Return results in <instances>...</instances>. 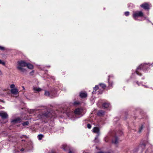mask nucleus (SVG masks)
Instances as JSON below:
<instances>
[{
    "label": "nucleus",
    "mask_w": 153,
    "mask_h": 153,
    "mask_svg": "<svg viewBox=\"0 0 153 153\" xmlns=\"http://www.w3.org/2000/svg\"><path fill=\"white\" fill-rule=\"evenodd\" d=\"M11 93L13 94H17L18 93V90L16 88L12 89L11 90Z\"/></svg>",
    "instance_id": "nucleus-12"
},
{
    "label": "nucleus",
    "mask_w": 153,
    "mask_h": 153,
    "mask_svg": "<svg viewBox=\"0 0 153 153\" xmlns=\"http://www.w3.org/2000/svg\"><path fill=\"white\" fill-rule=\"evenodd\" d=\"M79 95L81 98H83L87 97V94L85 92H81L80 93Z\"/></svg>",
    "instance_id": "nucleus-13"
},
{
    "label": "nucleus",
    "mask_w": 153,
    "mask_h": 153,
    "mask_svg": "<svg viewBox=\"0 0 153 153\" xmlns=\"http://www.w3.org/2000/svg\"><path fill=\"white\" fill-rule=\"evenodd\" d=\"M49 153H55L53 151H51V152H50Z\"/></svg>",
    "instance_id": "nucleus-31"
},
{
    "label": "nucleus",
    "mask_w": 153,
    "mask_h": 153,
    "mask_svg": "<svg viewBox=\"0 0 153 153\" xmlns=\"http://www.w3.org/2000/svg\"><path fill=\"white\" fill-rule=\"evenodd\" d=\"M98 88H99L98 86V85H96L95 86V87L94 88V91H93V92L92 93L93 94L95 93L94 92V91H96L97 89H98Z\"/></svg>",
    "instance_id": "nucleus-19"
},
{
    "label": "nucleus",
    "mask_w": 153,
    "mask_h": 153,
    "mask_svg": "<svg viewBox=\"0 0 153 153\" xmlns=\"http://www.w3.org/2000/svg\"><path fill=\"white\" fill-rule=\"evenodd\" d=\"M43 137V135L42 134H40L38 135V137L39 140H41Z\"/></svg>",
    "instance_id": "nucleus-20"
},
{
    "label": "nucleus",
    "mask_w": 153,
    "mask_h": 153,
    "mask_svg": "<svg viewBox=\"0 0 153 153\" xmlns=\"http://www.w3.org/2000/svg\"><path fill=\"white\" fill-rule=\"evenodd\" d=\"M33 90L35 93H37L42 91V89L36 86H33Z\"/></svg>",
    "instance_id": "nucleus-8"
},
{
    "label": "nucleus",
    "mask_w": 153,
    "mask_h": 153,
    "mask_svg": "<svg viewBox=\"0 0 153 153\" xmlns=\"http://www.w3.org/2000/svg\"><path fill=\"white\" fill-rule=\"evenodd\" d=\"M50 94L49 92V91H45V96H49L50 95Z\"/></svg>",
    "instance_id": "nucleus-21"
},
{
    "label": "nucleus",
    "mask_w": 153,
    "mask_h": 153,
    "mask_svg": "<svg viewBox=\"0 0 153 153\" xmlns=\"http://www.w3.org/2000/svg\"><path fill=\"white\" fill-rule=\"evenodd\" d=\"M29 124V122L28 121H26V122H24L22 123V125L23 126H25L26 125H27Z\"/></svg>",
    "instance_id": "nucleus-22"
},
{
    "label": "nucleus",
    "mask_w": 153,
    "mask_h": 153,
    "mask_svg": "<svg viewBox=\"0 0 153 153\" xmlns=\"http://www.w3.org/2000/svg\"><path fill=\"white\" fill-rule=\"evenodd\" d=\"M148 64H142L140 65L137 68L136 71V74L139 76L141 75V72L144 71L145 69L148 67Z\"/></svg>",
    "instance_id": "nucleus-2"
},
{
    "label": "nucleus",
    "mask_w": 153,
    "mask_h": 153,
    "mask_svg": "<svg viewBox=\"0 0 153 153\" xmlns=\"http://www.w3.org/2000/svg\"><path fill=\"white\" fill-rule=\"evenodd\" d=\"M143 145L144 146H145V145L144 144H143Z\"/></svg>",
    "instance_id": "nucleus-40"
},
{
    "label": "nucleus",
    "mask_w": 153,
    "mask_h": 153,
    "mask_svg": "<svg viewBox=\"0 0 153 153\" xmlns=\"http://www.w3.org/2000/svg\"><path fill=\"white\" fill-rule=\"evenodd\" d=\"M68 153H73V152H72L71 151H70Z\"/></svg>",
    "instance_id": "nucleus-36"
},
{
    "label": "nucleus",
    "mask_w": 153,
    "mask_h": 153,
    "mask_svg": "<svg viewBox=\"0 0 153 153\" xmlns=\"http://www.w3.org/2000/svg\"><path fill=\"white\" fill-rule=\"evenodd\" d=\"M143 126H141L140 127V128H139V132H140L141 131V130L143 129Z\"/></svg>",
    "instance_id": "nucleus-26"
},
{
    "label": "nucleus",
    "mask_w": 153,
    "mask_h": 153,
    "mask_svg": "<svg viewBox=\"0 0 153 153\" xmlns=\"http://www.w3.org/2000/svg\"><path fill=\"white\" fill-rule=\"evenodd\" d=\"M21 119L19 118H16L11 121V123L13 124H16L21 122Z\"/></svg>",
    "instance_id": "nucleus-9"
},
{
    "label": "nucleus",
    "mask_w": 153,
    "mask_h": 153,
    "mask_svg": "<svg viewBox=\"0 0 153 153\" xmlns=\"http://www.w3.org/2000/svg\"><path fill=\"white\" fill-rule=\"evenodd\" d=\"M27 63L24 61H19L18 62L17 68L22 72L25 71L26 70L23 67L26 66Z\"/></svg>",
    "instance_id": "nucleus-1"
},
{
    "label": "nucleus",
    "mask_w": 153,
    "mask_h": 153,
    "mask_svg": "<svg viewBox=\"0 0 153 153\" xmlns=\"http://www.w3.org/2000/svg\"><path fill=\"white\" fill-rule=\"evenodd\" d=\"M70 113H71V114L72 113V112H70Z\"/></svg>",
    "instance_id": "nucleus-41"
},
{
    "label": "nucleus",
    "mask_w": 153,
    "mask_h": 153,
    "mask_svg": "<svg viewBox=\"0 0 153 153\" xmlns=\"http://www.w3.org/2000/svg\"><path fill=\"white\" fill-rule=\"evenodd\" d=\"M27 68L30 69H32L33 68V65L31 64H30L29 63H27V65L26 66Z\"/></svg>",
    "instance_id": "nucleus-14"
},
{
    "label": "nucleus",
    "mask_w": 153,
    "mask_h": 153,
    "mask_svg": "<svg viewBox=\"0 0 153 153\" xmlns=\"http://www.w3.org/2000/svg\"><path fill=\"white\" fill-rule=\"evenodd\" d=\"M87 127L88 128L90 129L91 128V126L89 124H88L87 125Z\"/></svg>",
    "instance_id": "nucleus-28"
},
{
    "label": "nucleus",
    "mask_w": 153,
    "mask_h": 153,
    "mask_svg": "<svg viewBox=\"0 0 153 153\" xmlns=\"http://www.w3.org/2000/svg\"><path fill=\"white\" fill-rule=\"evenodd\" d=\"M124 14L126 16H127L129 15V12L128 11H127L125 12Z\"/></svg>",
    "instance_id": "nucleus-25"
},
{
    "label": "nucleus",
    "mask_w": 153,
    "mask_h": 153,
    "mask_svg": "<svg viewBox=\"0 0 153 153\" xmlns=\"http://www.w3.org/2000/svg\"><path fill=\"white\" fill-rule=\"evenodd\" d=\"M104 113V112L102 110H100L99 111L98 113V115L99 116H101L103 115Z\"/></svg>",
    "instance_id": "nucleus-16"
},
{
    "label": "nucleus",
    "mask_w": 153,
    "mask_h": 153,
    "mask_svg": "<svg viewBox=\"0 0 153 153\" xmlns=\"http://www.w3.org/2000/svg\"><path fill=\"white\" fill-rule=\"evenodd\" d=\"M119 142L118 138L116 137H115L113 138L112 140V143L115 144H117Z\"/></svg>",
    "instance_id": "nucleus-10"
},
{
    "label": "nucleus",
    "mask_w": 153,
    "mask_h": 153,
    "mask_svg": "<svg viewBox=\"0 0 153 153\" xmlns=\"http://www.w3.org/2000/svg\"><path fill=\"white\" fill-rule=\"evenodd\" d=\"M4 48L3 47L0 46V49L1 50H4Z\"/></svg>",
    "instance_id": "nucleus-30"
},
{
    "label": "nucleus",
    "mask_w": 153,
    "mask_h": 153,
    "mask_svg": "<svg viewBox=\"0 0 153 153\" xmlns=\"http://www.w3.org/2000/svg\"><path fill=\"white\" fill-rule=\"evenodd\" d=\"M82 112V109L81 108H78L76 109L74 112V113L76 115H79Z\"/></svg>",
    "instance_id": "nucleus-5"
},
{
    "label": "nucleus",
    "mask_w": 153,
    "mask_h": 153,
    "mask_svg": "<svg viewBox=\"0 0 153 153\" xmlns=\"http://www.w3.org/2000/svg\"><path fill=\"white\" fill-rule=\"evenodd\" d=\"M24 150V149L22 148V149H21V151H23Z\"/></svg>",
    "instance_id": "nucleus-33"
},
{
    "label": "nucleus",
    "mask_w": 153,
    "mask_h": 153,
    "mask_svg": "<svg viewBox=\"0 0 153 153\" xmlns=\"http://www.w3.org/2000/svg\"><path fill=\"white\" fill-rule=\"evenodd\" d=\"M110 104L108 103H105L103 104L102 106L105 108H107L109 107Z\"/></svg>",
    "instance_id": "nucleus-15"
},
{
    "label": "nucleus",
    "mask_w": 153,
    "mask_h": 153,
    "mask_svg": "<svg viewBox=\"0 0 153 153\" xmlns=\"http://www.w3.org/2000/svg\"><path fill=\"white\" fill-rule=\"evenodd\" d=\"M67 115H68V117H70V114H67Z\"/></svg>",
    "instance_id": "nucleus-37"
},
{
    "label": "nucleus",
    "mask_w": 153,
    "mask_h": 153,
    "mask_svg": "<svg viewBox=\"0 0 153 153\" xmlns=\"http://www.w3.org/2000/svg\"><path fill=\"white\" fill-rule=\"evenodd\" d=\"M145 88H147L148 87L146 85H144Z\"/></svg>",
    "instance_id": "nucleus-38"
},
{
    "label": "nucleus",
    "mask_w": 153,
    "mask_h": 153,
    "mask_svg": "<svg viewBox=\"0 0 153 153\" xmlns=\"http://www.w3.org/2000/svg\"><path fill=\"white\" fill-rule=\"evenodd\" d=\"M0 64H1L3 65H5V63L2 60L0 59Z\"/></svg>",
    "instance_id": "nucleus-23"
},
{
    "label": "nucleus",
    "mask_w": 153,
    "mask_h": 153,
    "mask_svg": "<svg viewBox=\"0 0 153 153\" xmlns=\"http://www.w3.org/2000/svg\"><path fill=\"white\" fill-rule=\"evenodd\" d=\"M143 16V13L141 11H137L133 12V17L135 20H137L138 17H142Z\"/></svg>",
    "instance_id": "nucleus-3"
},
{
    "label": "nucleus",
    "mask_w": 153,
    "mask_h": 153,
    "mask_svg": "<svg viewBox=\"0 0 153 153\" xmlns=\"http://www.w3.org/2000/svg\"><path fill=\"white\" fill-rule=\"evenodd\" d=\"M0 116L3 119H5L8 117V115L7 113L4 111L0 112Z\"/></svg>",
    "instance_id": "nucleus-6"
},
{
    "label": "nucleus",
    "mask_w": 153,
    "mask_h": 153,
    "mask_svg": "<svg viewBox=\"0 0 153 153\" xmlns=\"http://www.w3.org/2000/svg\"><path fill=\"white\" fill-rule=\"evenodd\" d=\"M110 77H113V76H112V75L109 76H108V82L109 83V85H108L109 87H112L113 83L112 82H111L110 81Z\"/></svg>",
    "instance_id": "nucleus-11"
},
{
    "label": "nucleus",
    "mask_w": 153,
    "mask_h": 153,
    "mask_svg": "<svg viewBox=\"0 0 153 153\" xmlns=\"http://www.w3.org/2000/svg\"><path fill=\"white\" fill-rule=\"evenodd\" d=\"M0 102H3L4 103V101H3L2 100H0Z\"/></svg>",
    "instance_id": "nucleus-32"
},
{
    "label": "nucleus",
    "mask_w": 153,
    "mask_h": 153,
    "mask_svg": "<svg viewBox=\"0 0 153 153\" xmlns=\"http://www.w3.org/2000/svg\"><path fill=\"white\" fill-rule=\"evenodd\" d=\"M22 88L23 90H25V88L24 87V86H22Z\"/></svg>",
    "instance_id": "nucleus-35"
},
{
    "label": "nucleus",
    "mask_w": 153,
    "mask_h": 153,
    "mask_svg": "<svg viewBox=\"0 0 153 153\" xmlns=\"http://www.w3.org/2000/svg\"><path fill=\"white\" fill-rule=\"evenodd\" d=\"M15 87V85L14 84H12L10 86V88H11V89H14Z\"/></svg>",
    "instance_id": "nucleus-24"
},
{
    "label": "nucleus",
    "mask_w": 153,
    "mask_h": 153,
    "mask_svg": "<svg viewBox=\"0 0 153 153\" xmlns=\"http://www.w3.org/2000/svg\"><path fill=\"white\" fill-rule=\"evenodd\" d=\"M74 104V105H76L78 104H79V102H75Z\"/></svg>",
    "instance_id": "nucleus-29"
},
{
    "label": "nucleus",
    "mask_w": 153,
    "mask_h": 153,
    "mask_svg": "<svg viewBox=\"0 0 153 153\" xmlns=\"http://www.w3.org/2000/svg\"><path fill=\"white\" fill-rule=\"evenodd\" d=\"M136 83L138 85V86L140 85H142L143 86V85L141 83V82L139 83L138 82H136Z\"/></svg>",
    "instance_id": "nucleus-27"
},
{
    "label": "nucleus",
    "mask_w": 153,
    "mask_h": 153,
    "mask_svg": "<svg viewBox=\"0 0 153 153\" xmlns=\"http://www.w3.org/2000/svg\"><path fill=\"white\" fill-rule=\"evenodd\" d=\"M68 147V146L66 144H64L62 146V148L64 150H67Z\"/></svg>",
    "instance_id": "nucleus-17"
},
{
    "label": "nucleus",
    "mask_w": 153,
    "mask_h": 153,
    "mask_svg": "<svg viewBox=\"0 0 153 153\" xmlns=\"http://www.w3.org/2000/svg\"><path fill=\"white\" fill-rule=\"evenodd\" d=\"M106 138H105V141L107 142V141L106 140Z\"/></svg>",
    "instance_id": "nucleus-39"
},
{
    "label": "nucleus",
    "mask_w": 153,
    "mask_h": 153,
    "mask_svg": "<svg viewBox=\"0 0 153 153\" xmlns=\"http://www.w3.org/2000/svg\"><path fill=\"white\" fill-rule=\"evenodd\" d=\"M141 7L145 10H148L149 9V5L147 3H144L140 5Z\"/></svg>",
    "instance_id": "nucleus-7"
},
{
    "label": "nucleus",
    "mask_w": 153,
    "mask_h": 153,
    "mask_svg": "<svg viewBox=\"0 0 153 153\" xmlns=\"http://www.w3.org/2000/svg\"><path fill=\"white\" fill-rule=\"evenodd\" d=\"M2 74V73L1 71H0V75H1Z\"/></svg>",
    "instance_id": "nucleus-34"
},
{
    "label": "nucleus",
    "mask_w": 153,
    "mask_h": 153,
    "mask_svg": "<svg viewBox=\"0 0 153 153\" xmlns=\"http://www.w3.org/2000/svg\"><path fill=\"white\" fill-rule=\"evenodd\" d=\"M100 87H101L102 88H104L106 87V85L104 84H100L99 85Z\"/></svg>",
    "instance_id": "nucleus-18"
},
{
    "label": "nucleus",
    "mask_w": 153,
    "mask_h": 153,
    "mask_svg": "<svg viewBox=\"0 0 153 153\" xmlns=\"http://www.w3.org/2000/svg\"><path fill=\"white\" fill-rule=\"evenodd\" d=\"M93 131L94 133H96L98 134V136L95 137L94 140L95 142H97L98 141V136L100 135L99 129L97 127H95L93 129Z\"/></svg>",
    "instance_id": "nucleus-4"
}]
</instances>
